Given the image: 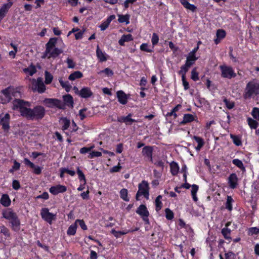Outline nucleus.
I'll return each instance as SVG.
<instances>
[{
    "mask_svg": "<svg viewBox=\"0 0 259 259\" xmlns=\"http://www.w3.org/2000/svg\"><path fill=\"white\" fill-rule=\"evenodd\" d=\"M12 104V109L18 110L21 115L27 119L37 120L42 119L45 115L46 110L43 106H36L31 109L30 103L20 99L14 100Z\"/></svg>",
    "mask_w": 259,
    "mask_h": 259,
    "instance_id": "f257e3e1",
    "label": "nucleus"
},
{
    "mask_svg": "<svg viewBox=\"0 0 259 259\" xmlns=\"http://www.w3.org/2000/svg\"><path fill=\"white\" fill-rule=\"evenodd\" d=\"M57 38H51L46 44V49L44 58H56L62 53L63 51L56 47Z\"/></svg>",
    "mask_w": 259,
    "mask_h": 259,
    "instance_id": "f03ea898",
    "label": "nucleus"
},
{
    "mask_svg": "<svg viewBox=\"0 0 259 259\" xmlns=\"http://www.w3.org/2000/svg\"><path fill=\"white\" fill-rule=\"evenodd\" d=\"M259 94V83L255 81H249L244 90L243 97L250 99Z\"/></svg>",
    "mask_w": 259,
    "mask_h": 259,
    "instance_id": "7ed1b4c3",
    "label": "nucleus"
},
{
    "mask_svg": "<svg viewBox=\"0 0 259 259\" xmlns=\"http://www.w3.org/2000/svg\"><path fill=\"white\" fill-rule=\"evenodd\" d=\"M149 186L147 182L143 181L138 185V191L136 195V199L139 200V197L143 196L147 200L149 198Z\"/></svg>",
    "mask_w": 259,
    "mask_h": 259,
    "instance_id": "20e7f679",
    "label": "nucleus"
},
{
    "mask_svg": "<svg viewBox=\"0 0 259 259\" xmlns=\"http://www.w3.org/2000/svg\"><path fill=\"white\" fill-rule=\"evenodd\" d=\"M29 80L31 82L30 87L33 91H37L39 93L45 92L46 88L42 78L38 77L37 79L29 78Z\"/></svg>",
    "mask_w": 259,
    "mask_h": 259,
    "instance_id": "39448f33",
    "label": "nucleus"
},
{
    "mask_svg": "<svg viewBox=\"0 0 259 259\" xmlns=\"http://www.w3.org/2000/svg\"><path fill=\"white\" fill-rule=\"evenodd\" d=\"M43 103L49 108L56 107L60 109L65 108V104L57 99L47 98L44 100Z\"/></svg>",
    "mask_w": 259,
    "mask_h": 259,
    "instance_id": "423d86ee",
    "label": "nucleus"
},
{
    "mask_svg": "<svg viewBox=\"0 0 259 259\" xmlns=\"http://www.w3.org/2000/svg\"><path fill=\"white\" fill-rule=\"evenodd\" d=\"M221 76L223 78L231 79L236 77V74L232 67L226 65L220 66Z\"/></svg>",
    "mask_w": 259,
    "mask_h": 259,
    "instance_id": "0eeeda50",
    "label": "nucleus"
},
{
    "mask_svg": "<svg viewBox=\"0 0 259 259\" xmlns=\"http://www.w3.org/2000/svg\"><path fill=\"white\" fill-rule=\"evenodd\" d=\"M17 93H18L12 87H9L3 90L2 91V100H4L3 102L5 103L9 102L12 99V96H15V94Z\"/></svg>",
    "mask_w": 259,
    "mask_h": 259,
    "instance_id": "6e6552de",
    "label": "nucleus"
},
{
    "mask_svg": "<svg viewBox=\"0 0 259 259\" xmlns=\"http://www.w3.org/2000/svg\"><path fill=\"white\" fill-rule=\"evenodd\" d=\"M40 215L42 219L50 224H52L53 220L56 218V214L50 212L47 208H42L41 209Z\"/></svg>",
    "mask_w": 259,
    "mask_h": 259,
    "instance_id": "1a4fd4ad",
    "label": "nucleus"
},
{
    "mask_svg": "<svg viewBox=\"0 0 259 259\" xmlns=\"http://www.w3.org/2000/svg\"><path fill=\"white\" fill-rule=\"evenodd\" d=\"M10 119L9 114H0V124L2 125L3 129L5 131H8L10 128Z\"/></svg>",
    "mask_w": 259,
    "mask_h": 259,
    "instance_id": "9d476101",
    "label": "nucleus"
},
{
    "mask_svg": "<svg viewBox=\"0 0 259 259\" xmlns=\"http://www.w3.org/2000/svg\"><path fill=\"white\" fill-rule=\"evenodd\" d=\"M136 212L142 218L143 220L146 223H149L148 217L149 215V213L145 205H140L137 208Z\"/></svg>",
    "mask_w": 259,
    "mask_h": 259,
    "instance_id": "9b49d317",
    "label": "nucleus"
},
{
    "mask_svg": "<svg viewBox=\"0 0 259 259\" xmlns=\"http://www.w3.org/2000/svg\"><path fill=\"white\" fill-rule=\"evenodd\" d=\"M153 149L151 146L144 147L142 151V155L147 161H153L152 158Z\"/></svg>",
    "mask_w": 259,
    "mask_h": 259,
    "instance_id": "f8f14e48",
    "label": "nucleus"
},
{
    "mask_svg": "<svg viewBox=\"0 0 259 259\" xmlns=\"http://www.w3.org/2000/svg\"><path fill=\"white\" fill-rule=\"evenodd\" d=\"M67 188L66 186L61 185H57L52 186L49 189L50 192L54 195H56L59 193L66 192Z\"/></svg>",
    "mask_w": 259,
    "mask_h": 259,
    "instance_id": "ddd939ff",
    "label": "nucleus"
},
{
    "mask_svg": "<svg viewBox=\"0 0 259 259\" xmlns=\"http://www.w3.org/2000/svg\"><path fill=\"white\" fill-rule=\"evenodd\" d=\"M238 177L236 174H231L228 178V184L232 189H234L238 185Z\"/></svg>",
    "mask_w": 259,
    "mask_h": 259,
    "instance_id": "4468645a",
    "label": "nucleus"
},
{
    "mask_svg": "<svg viewBox=\"0 0 259 259\" xmlns=\"http://www.w3.org/2000/svg\"><path fill=\"white\" fill-rule=\"evenodd\" d=\"M3 215L4 218L10 221V222L18 217L16 213L11 209H7L4 211Z\"/></svg>",
    "mask_w": 259,
    "mask_h": 259,
    "instance_id": "2eb2a0df",
    "label": "nucleus"
},
{
    "mask_svg": "<svg viewBox=\"0 0 259 259\" xmlns=\"http://www.w3.org/2000/svg\"><path fill=\"white\" fill-rule=\"evenodd\" d=\"M93 95V92L90 88L84 87L80 90L79 96L83 98H90Z\"/></svg>",
    "mask_w": 259,
    "mask_h": 259,
    "instance_id": "dca6fc26",
    "label": "nucleus"
},
{
    "mask_svg": "<svg viewBox=\"0 0 259 259\" xmlns=\"http://www.w3.org/2000/svg\"><path fill=\"white\" fill-rule=\"evenodd\" d=\"M117 97L118 102L123 105L126 104L127 102V98L126 94L122 91H119L117 92Z\"/></svg>",
    "mask_w": 259,
    "mask_h": 259,
    "instance_id": "f3484780",
    "label": "nucleus"
},
{
    "mask_svg": "<svg viewBox=\"0 0 259 259\" xmlns=\"http://www.w3.org/2000/svg\"><path fill=\"white\" fill-rule=\"evenodd\" d=\"M97 56L101 62H105L107 60L108 55L100 49L99 46L97 47L96 50Z\"/></svg>",
    "mask_w": 259,
    "mask_h": 259,
    "instance_id": "a211bd4d",
    "label": "nucleus"
},
{
    "mask_svg": "<svg viewBox=\"0 0 259 259\" xmlns=\"http://www.w3.org/2000/svg\"><path fill=\"white\" fill-rule=\"evenodd\" d=\"M131 114H129L126 116H122L118 118V121L120 122H124L126 124L131 125L133 122H137L135 119L131 118Z\"/></svg>",
    "mask_w": 259,
    "mask_h": 259,
    "instance_id": "6ab92c4d",
    "label": "nucleus"
},
{
    "mask_svg": "<svg viewBox=\"0 0 259 259\" xmlns=\"http://www.w3.org/2000/svg\"><path fill=\"white\" fill-rule=\"evenodd\" d=\"M196 116L191 114H185L183 116V119L181 121L182 124H185L191 122L195 120Z\"/></svg>",
    "mask_w": 259,
    "mask_h": 259,
    "instance_id": "aec40b11",
    "label": "nucleus"
},
{
    "mask_svg": "<svg viewBox=\"0 0 259 259\" xmlns=\"http://www.w3.org/2000/svg\"><path fill=\"white\" fill-rule=\"evenodd\" d=\"M231 230L230 229L227 227H224L221 230V233L222 234L224 238L228 240L230 243L232 240V238L231 237Z\"/></svg>",
    "mask_w": 259,
    "mask_h": 259,
    "instance_id": "412c9836",
    "label": "nucleus"
},
{
    "mask_svg": "<svg viewBox=\"0 0 259 259\" xmlns=\"http://www.w3.org/2000/svg\"><path fill=\"white\" fill-rule=\"evenodd\" d=\"M133 39V37L131 34L122 35L121 38L119 40L118 43L120 46H124L125 42L131 41Z\"/></svg>",
    "mask_w": 259,
    "mask_h": 259,
    "instance_id": "4be33fe9",
    "label": "nucleus"
},
{
    "mask_svg": "<svg viewBox=\"0 0 259 259\" xmlns=\"http://www.w3.org/2000/svg\"><path fill=\"white\" fill-rule=\"evenodd\" d=\"M181 4L187 10H189L192 12H194L196 10V7L194 5L190 4L186 0H180Z\"/></svg>",
    "mask_w": 259,
    "mask_h": 259,
    "instance_id": "5701e85b",
    "label": "nucleus"
},
{
    "mask_svg": "<svg viewBox=\"0 0 259 259\" xmlns=\"http://www.w3.org/2000/svg\"><path fill=\"white\" fill-rule=\"evenodd\" d=\"M217 38L214 39L215 44H218L221 39L224 38L226 36V32L223 29H219L216 34Z\"/></svg>",
    "mask_w": 259,
    "mask_h": 259,
    "instance_id": "b1692460",
    "label": "nucleus"
},
{
    "mask_svg": "<svg viewBox=\"0 0 259 259\" xmlns=\"http://www.w3.org/2000/svg\"><path fill=\"white\" fill-rule=\"evenodd\" d=\"M198 59V57H196L195 55L189 53L186 58V63L191 66Z\"/></svg>",
    "mask_w": 259,
    "mask_h": 259,
    "instance_id": "393cba45",
    "label": "nucleus"
},
{
    "mask_svg": "<svg viewBox=\"0 0 259 259\" xmlns=\"http://www.w3.org/2000/svg\"><path fill=\"white\" fill-rule=\"evenodd\" d=\"M24 73L30 76H32L36 72V68L34 65H30L28 67L23 69Z\"/></svg>",
    "mask_w": 259,
    "mask_h": 259,
    "instance_id": "a878e982",
    "label": "nucleus"
},
{
    "mask_svg": "<svg viewBox=\"0 0 259 259\" xmlns=\"http://www.w3.org/2000/svg\"><path fill=\"white\" fill-rule=\"evenodd\" d=\"M83 76L82 73L79 71H76L71 73L68 77L70 80L73 81L76 79L80 78Z\"/></svg>",
    "mask_w": 259,
    "mask_h": 259,
    "instance_id": "bb28decb",
    "label": "nucleus"
},
{
    "mask_svg": "<svg viewBox=\"0 0 259 259\" xmlns=\"http://www.w3.org/2000/svg\"><path fill=\"white\" fill-rule=\"evenodd\" d=\"M1 203L4 206H8L10 205L11 200L7 194H4L2 195L1 199Z\"/></svg>",
    "mask_w": 259,
    "mask_h": 259,
    "instance_id": "cd10ccee",
    "label": "nucleus"
},
{
    "mask_svg": "<svg viewBox=\"0 0 259 259\" xmlns=\"http://www.w3.org/2000/svg\"><path fill=\"white\" fill-rule=\"evenodd\" d=\"M118 21L120 23H125L126 24H128L130 23V15L128 14H126L124 15H118Z\"/></svg>",
    "mask_w": 259,
    "mask_h": 259,
    "instance_id": "c85d7f7f",
    "label": "nucleus"
},
{
    "mask_svg": "<svg viewBox=\"0 0 259 259\" xmlns=\"http://www.w3.org/2000/svg\"><path fill=\"white\" fill-rule=\"evenodd\" d=\"M10 223L12 225V228L14 231H19L20 230V221L18 217Z\"/></svg>",
    "mask_w": 259,
    "mask_h": 259,
    "instance_id": "c756f323",
    "label": "nucleus"
},
{
    "mask_svg": "<svg viewBox=\"0 0 259 259\" xmlns=\"http://www.w3.org/2000/svg\"><path fill=\"white\" fill-rule=\"evenodd\" d=\"M90 115L91 112L88 111L87 108H83L80 110L79 111V115L81 120H83L88 116H90Z\"/></svg>",
    "mask_w": 259,
    "mask_h": 259,
    "instance_id": "7c9ffc66",
    "label": "nucleus"
},
{
    "mask_svg": "<svg viewBox=\"0 0 259 259\" xmlns=\"http://www.w3.org/2000/svg\"><path fill=\"white\" fill-rule=\"evenodd\" d=\"M247 123L251 129H256L258 126V123L256 120L252 119L250 117H248L247 119Z\"/></svg>",
    "mask_w": 259,
    "mask_h": 259,
    "instance_id": "2f4dec72",
    "label": "nucleus"
},
{
    "mask_svg": "<svg viewBox=\"0 0 259 259\" xmlns=\"http://www.w3.org/2000/svg\"><path fill=\"white\" fill-rule=\"evenodd\" d=\"M77 229V225L76 223H74L70 225L69 227L68 228L67 234V235L69 236H73L76 233Z\"/></svg>",
    "mask_w": 259,
    "mask_h": 259,
    "instance_id": "473e14b6",
    "label": "nucleus"
},
{
    "mask_svg": "<svg viewBox=\"0 0 259 259\" xmlns=\"http://www.w3.org/2000/svg\"><path fill=\"white\" fill-rule=\"evenodd\" d=\"M153 46L151 47L150 45L146 43H143L140 46L141 50L148 53L153 52Z\"/></svg>",
    "mask_w": 259,
    "mask_h": 259,
    "instance_id": "72a5a7b5",
    "label": "nucleus"
},
{
    "mask_svg": "<svg viewBox=\"0 0 259 259\" xmlns=\"http://www.w3.org/2000/svg\"><path fill=\"white\" fill-rule=\"evenodd\" d=\"M63 100L65 103H64L65 104H67L68 106H73V98L72 96L69 94L63 96Z\"/></svg>",
    "mask_w": 259,
    "mask_h": 259,
    "instance_id": "f704fd0d",
    "label": "nucleus"
},
{
    "mask_svg": "<svg viewBox=\"0 0 259 259\" xmlns=\"http://www.w3.org/2000/svg\"><path fill=\"white\" fill-rule=\"evenodd\" d=\"M198 190V186L196 185H193L192 186L191 194L192 196L193 199L194 201L197 202L198 198L196 196V193Z\"/></svg>",
    "mask_w": 259,
    "mask_h": 259,
    "instance_id": "c9c22d12",
    "label": "nucleus"
},
{
    "mask_svg": "<svg viewBox=\"0 0 259 259\" xmlns=\"http://www.w3.org/2000/svg\"><path fill=\"white\" fill-rule=\"evenodd\" d=\"M179 167L178 164L175 162L170 164V171L172 175H176L179 171Z\"/></svg>",
    "mask_w": 259,
    "mask_h": 259,
    "instance_id": "e433bc0d",
    "label": "nucleus"
},
{
    "mask_svg": "<svg viewBox=\"0 0 259 259\" xmlns=\"http://www.w3.org/2000/svg\"><path fill=\"white\" fill-rule=\"evenodd\" d=\"M59 82L61 85L65 89L66 92H68L71 89V85L68 81H63L61 79H59Z\"/></svg>",
    "mask_w": 259,
    "mask_h": 259,
    "instance_id": "4c0bfd02",
    "label": "nucleus"
},
{
    "mask_svg": "<svg viewBox=\"0 0 259 259\" xmlns=\"http://www.w3.org/2000/svg\"><path fill=\"white\" fill-rule=\"evenodd\" d=\"M232 163L239 168L241 170H245V168L243 165V162L240 160L238 159H234L232 160Z\"/></svg>",
    "mask_w": 259,
    "mask_h": 259,
    "instance_id": "58836bf2",
    "label": "nucleus"
},
{
    "mask_svg": "<svg viewBox=\"0 0 259 259\" xmlns=\"http://www.w3.org/2000/svg\"><path fill=\"white\" fill-rule=\"evenodd\" d=\"M230 138L232 139V140H233V143L235 145H236L237 146L241 145L242 142L241 141V138L239 136L231 134Z\"/></svg>",
    "mask_w": 259,
    "mask_h": 259,
    "instance_id": "ea45409f",
    "label": "nucleus"
},
{
    "mask_svg": "<svg viewBox=\"0 0 259 259\" xmlns=\"http://www.w3.org/2000/svg\"><path fill=\"white\" fill-rule=\"evenodd\" d=\"M161 198L162 196L161 195H158L155 200V204L156 206L155 209L157 211H158L159 210H160L162 207V203L161 201Z\"/></svg>",
    "mask_w": 259,
    "mask_h": 259,
    "instance_id": "a19ab883",
    "label": "nucleus"
},
{
    "mask_svg": "<svg viewBox=\"0 0 259 259\" xmlns=\"http://www.w3.org/2000/svg\"><path fill=\"white\" fill-rule=\"evenodd\" d=\"M130 232L129 230H125V231H116L115 229H113L111 230V233L112 234H113V235L116 237V238H119L120 237L121 235H125V234H126L127 233H128V232Z\"/></svg>",
    "mask_w": 259,
    "mask_h": 259,
    "instance_id": "79ce46f5",
    "label": "nucleus"
},
{
    "mask_svg": "<svg viewBox=\"0 0 259 259\" xmlns=\"http://www.w3.org/2000/svg\"><path fill=\"white\" fill-rule=\"evenodd\" d=\"M191 67V66L188 64H185L182 66L181 67V70L179 71V73L180 74H182V76H185L186 73L188 71L189 68Z\"/></svg>",
    "mask_w": 259,
    "mask_h": 259,
    "instance_id": "37998d69",
    "label": "nucleus"
},
{
    "mask_svg": "<svg viewBox=\"0 0 259 259\" xmlns=\"http://www.w3.org/2000/svg\"><path fill=\"white\" fill-rule=\"evenodd\" d=\"M127 190L126 189H122L120 191V197L125 201H128L130 200L127 196Z\"/></svg>",
    "mask_w": 259,
    "mask_h": 259,
    "instance_id": "c03bdc74",
    "label": "nucleus"
},
{
    "mask_svg": "<svg viewBox=\"0 0 259 259\" xmlns=\"http://www.w3.org/2000/svg\"><path fill=\"white\" fill-rule=\"evenodd\" d=\"M45 83L46 84H50L53 78V75L48 71H46L45 72Z\"/></svg>",
    "mask_w": 259,
    "mask_h": 259,
    "instance_id": "a18cd8bd",
    "label": "nucleus"
},
{
    "mask_svg": "<svg viewBox=\"0 0 259 259\" xmlns=\"http://www.w3.org/2000/svg\"><path fill=\"white\" fill-rule=\"evenodd\" d=\"M251 115L254 119L259 121V108L254 107L251 111Z\"/></svg>",
    "mask_w": 259,
    "mask_h": 259,
    "instance_id": "49530a36",
    "label": "nucleus"
},
{
    "mask_svg": "<svg viewBox=\"0 0 259 259\" xmlns=\"http://www.w3.org/2000/svg\"><path fill=\"white\" fill-rule=\"evenodd\" d=\"M233 201V199L231 196L227 197V201L226 203V208L230 211L232 210V203Z\"/></svg>",
    "mask_w": 259,
    "mask_h": 259,
    "instance_id": "de8ad7c7",
    "label": "nucleus"
},
{
    "mask_svg": "<svg viewBox=\"0 0 259 259\" xmlns=\"http://www.w3.org/2000/svg\"><path fill=\"white\" fill-rule=\"evenodd\" d=\"M198 73L197 72L196 68H194L191 71V78L194 81H197L199 80Z\"/></svg>",
    "mask_w": 259,
    "mask_h": 259,
    "instance_id": "09e8293b",
    "label": "nucleus"
},
{
    "mask_svg": "<svg viewBox=\"0 0 259 259\" xmlns=\"http://www.w3.org/2000/svg\"><path fill=\"white\" fill-rule=\"evenodd\" d=\"M20 167V163L18 162L16 160H14V165L12 166V168L9 170V172L13 173L15 171L18 170L19 169Z\"/></svg>",
    "mask_w": 259,
    "mask_h": 259,
    "instance_id": "8fccbe9b",
    "label": "nucleus"
},
{
    "mask_svg": "<svg viewBox=\"0 0 259 259\" xmlns=\"http://www.w3.org/2000/svg\"><path fill=\"white\" fill-rule=\"evenodd\" d=\"M159 41V37L158 35L155 33H153L152 34V38H151V42L152 44V46L154 47V46L157 45Z\"/></svg>",
    "mask_w": 259,
    "mask_h": 259,
    "instance_id": "3c124183",
    "label": "nucleus"
},
{
    "mask_svg": "<svg viewBox=\"0 0 259 259\" xmlns=\"http://www.w3.org/2000/svg\"><path fill=\"white\" fill-rule=\"evenodd\" d=\"M77 173L78 175V178L80 181H83V184L85 185L86 183V180L85 176L82 171L78 167L77 170Z\"/></svg>",
    "mask_w": 259,
    "mask_h": 259,
    "instance_id": "603ef678",
    "label": "nucleus"
},
{
    "mask_svg": "<svg viewBox=\"0 0 259 259\" xmlns=\"http://www.w3.org/2000/svg\"><path fill=\"white\" fill-rule=\"evenodd\" d=\"M75 223H76V224L78 223L79 226L83 230H86L88 229L87 225H85L84 222L82 220H76L75 222Z\"/></svg>",
    "mask_w": 259,
    "mask_h": 259,
    "instance_id": "864d4df0",
    "label": "nucleus"
},
{
    "mask_svg": "<svg viewBox=\"0 0 259 259\" xmlns=\"http://www.w3.org/2000/svg\"><path fill=\"white\" fill-rule=\"evenodd\" d=\"M224 102L229 109H232L234 107V103L232 101L224 99Z\"/></svg>",
    "mask_w": 259,
    "mask_h": 259,
    "instance_id": "5fc2aeb1",
    "label": "nucleus"
},
{
    "mask_svg": "<svg viewBox=\"0 0 259 259\" xmlns=\"http://www.w3.org/2000/svg\"><path fill=\"white\" fill-rule=\"evenodd\" d=\"M99 74L105 73L107 76H112L113 74L112 70L108 68H105L104 70H101L98 72Z\"/></svg>",
    "mask_w": 259,
    "mask_h": 259,
    "instance_id": "6e6d98bb",
    "label": "nucleus"
},
{
    "mask_svg": "<svg viewBox=\"0 0 259 259\" xmlns=\"http://www.w3.org/2000/svg\"><path fill=\"white\" fill-rule=\"evenodd\" d=\"M102 156V153L98 151H93L90 153L88 157L89 158H93L96 157H100Z\"/></svg>",
    "mask_w": 259,
    "mask_h": 259,
    "instance_id": "4d7b16f0",
    "label": "nucleus"
},
{
    "mask_svg": "<svg viewBox=\"0 0 259 259\" xmlns=\"http://www.w3.org/2000/svg\"><path fill=\"white\" fill-rule=\"evenodd\" d=\"M165 211L167 219L171 220L174 218V213L169 208H166Z\"/></svg>",
    "mask_w": 259,
    "mask_h": 259,
    "instance_id": "13d9d810",
    "label": "nucleus"
},
{
    "mask_svg": "<svg viewBox=\"0 0 259 259\" xmlns=\"http://www.w3.org/2000/svg\"><path fill=\"white\" fill-rule=\"evenodd\" d=\"M225 259H234V254L232 252H229L225 254ZM220 259H224L222 255L220 254Z\"/></svg>",
    "mask_w": 259,
    "mask_h": 259,
    "instance_id": "bf43d9fd",
    "label": "nucleus"
},
{
    "mask_svg": "<svg viewBox=\"0 0 259 259\" xmlns=\"http://www.w3.org/2000/svg\"><path fill=\"white\" fill-rule=\"evenodd\" d=\"M94 148V146H92L90 147H83L80 149V153L81 154H85L91 151Z\"/></svg>",
    "mask_w": 259,
    "mask_h": 259,
    "instance_id": "052dcab7",
    "label": "nucleus"
},
{
    "mask_svg": "<svg viewBox=\"0 0 259 259\" xmlns=\"http://www.w3.org/2000/svg\"><path fill=\"white\" fill-rule=\"evenodd\" d=\"M1 232L6 236H9L10 233L9 230L4 226H1Z\"/></svg>",
    "mask_w": 259,
    "mask_h": 259,
    "instance_id": "680f3d73",
    "label": "nucleus"
},
{
    "mask_svg": "<svg viewBox=\"0 0 259 259\" xmlns=\"http://www.w3.org/2000/svg\"><path fill=\"white\" fill-rule=\"evenodd\" d=\"M66 63L67 64V67L69 68H73L75 66V64L73 60L69 58L67 59Z\"/></svg>",
    "mask_w": 259,
    "mask_h": 259,
    "instance_id": "e2e57ef3",
    "label": "nucleus"
},
{
    "mask_svg": "<svg viewBox=\"0 0 259 259\" xmlns=\"http://www.w3.org/2000/svg\"><path fill=\"white\" fill-rule=\"evenodd\" d=\"M109 23L106 20L103 22L99 26L101 29V30L104 31L106 30L109 26Z\"/></svg>",
    "mask_w": 259,
    "mask_h": 259,
    "instance_id": "0e129e2a",
    "label": "nucleus"
},
{
    "mask_svg": "<svg viewBox=\"0 0 259 259\" xmlns=\"http://www.w3.org/2000/svg\"><path fill=\"white\" fill-rule=\"evenodd\" d=\"M121 169V166L118 164L117 165L114 166L110 169V171L112 173L118 172Z\"/></svg>",
    "mask_w": 259,
    "mask_h": 259,
    "instance_id": "69168bd1",
    "label": "nucleus"
},
{
    "mask_svg": "<svg viewBox=\"0 0 259 259\" xmlns=\"http://www.w3.org/2000/svg\"><path fill=\"white\" fill-rule=\"evenodd\" d=\"M183 84L185 90H188L189 88V84L188 81H186L185 76H182Z\"/></svg>",
    "mask_w": 259,
    "mask_h": 259,
    "instance_id": "338daca9",
    "label": "nucleus"
},
{
    "mask_svg": "<svg viewBox=\"0 0 259 259\" xmlns=\"http://www.w3.org/2000/svg\"><path fill=\"white\" fill-rule=\"evenodd\" d=\"M32 169H33V172L36 174L39 175L41 172V168L38 166H36L34 164V167H31Z\"/></svg>",
    "mask_w": 259,
    "mask_h": 259,
    "instance_id": "774afa93",
    "label": "nucleus"
}]
</instances>
